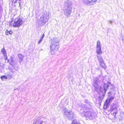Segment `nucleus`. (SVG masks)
Here are the masks:
<instances>
[{
	"instance_id": "nucleus-30",
	"label": "nucleus",
	"mask_w": 124,
	"mask_h": 124,
	"mask_svg": "<svg viewBox=\"0 0 124 124\" xmlns=\"http://www.w3.org/2000/svg\"><path fill=\"white\" fill-rule=\"evenodd\" d=\"M39 40H40V41H42V39H40Z\"/></svg>"
},
{
	"instance_id": "nucleus-23",
	"label": "nucleus",
	"mask_w": 124,
	"mask_h": 124,
	"mask_svg": "<svg viewBox=\"0 0 124 124\" xmlns=\"http://www.w3.org/2000/svg\"><path fill=\"white\" fill-rule=\"evenodd\" d=\"M18 2L19 3V5L20 6L21 4V3L22 2V0H18Z\"/></svg>"
},
{
	"instance_id": "nucleus-19",
	"label": "nucleus",
	"mask_w": 124,
	"mask_h": 124,
	"mask_svg": "<svg viewBox=\"0 0 124 124\" xmlns=\"http://www.w3.org/2000/svg\"><path fill=\"white\" fill-rule=\"evenodd\" d=\"M108 87V85L106 84H104V90H106V89Z\"/></svg>"
},
{
	"instance_id": "nucleus-17",
	"label": "nucleus",
	"mask_w": 124,
	"mask_h": 124,
	"mask_svg": "<svg viewBox=\"0 0 124 124\" xmlns=\"http://www.w3.org/2000/svg\"><path fill=\"white\" fill-rule=\"evenodd\" d=\"M1 52L3 53V55L7 54L6 50L4 48L1 49Z\"/></svg>"
},
{
	"instance_id": "nucleus-29",
	"label": "nucleus",
	"mask_w": 124,
	"mask_h": 124,
	"mask_svg": "<svg viewBox=\"0 0 124 124\" xmlns=\"http://www.w3.org/2000/svg\"><path fill=\"white\" fill-rule=\"evenodd\" d=\"M109 22L110 23H112V21H111L110 20L109 21Z\"/></svg>"
},
{
	"instance_id": "nucleus-24",
	"label": "nucleus",
	"mask_w": 124,
	"mask_h": 124,
	"mask_svg": "<svg viewBox=\"0 0 124 124\" xmlns=\"http://www.w3.org/2000/svg\"><path fill=\"white\" fill-rule=\"evenodd\" d=\"M6 34L7 35H8L9 34V31H8L7 30L5 32Z\"/></svg>"
},
{
	"instance_id": "nucleus-11",
	"label": "nucleus",
	"mask_w": 124,
	"mask_h": 124,
	"mask_svg": "<svg viewBox=\"0 0 124 124\" xmlns=\"http://www.w3.org/2000/svg\"><path fill=\"white\" fill-rule=\"evenodd\" d=\"M114 98V97H109L106 100L105 102L106 104V105H108V104L112 101V100Z\"/></svg>"
},
{
	"instance_id": "nucleus-20",
	"label": "nucleus",
	"mask_w": 124,
	"mask_h": 124,
	"mask_svg": "<svg viewBox=\"0 0 124 124\" xmlns=\"http://www.w3.org/2000/svg\"><path fill=\"white\" fill-rule=\"evenodd\" d=\"M4 55V57L5 59V60H7V62H8L9 61V60H7L8 58H7V54H6V55Z\"/></svg>"
},
{
	"instance_id": "nucleus-6",
	"label": "nucleus",
	"mask_w": 124,
	"mask_h": 124,
	"mask_svg": "<svg viewBox=\"0 0 124 124\" xmlns=\"http://www.w3.org/2000/svg\"><path fill=\"white\" fill-rule=\"evenodd\" d=\"M64 115L70 120H71L73 117V113L71 111H69L65 108L64 110Z\"/></svg>"
},
{
	"instance_id": "nucleus-4",
	"label": "nucleus",
	"mask_w": 124,
	"mask_h": 124,
	"mask_svg": "<svg viewBox=\"0 0 124 124\" xmlns=\"http://www.w3.org/2000/svg\"><path fill=\"white\" fill-rule=\"evenodd\" d=\"M100 83L99 79L96 78L95 79L94 81L93 84L94 89L98 93L101 92L102 90L101 86L99 85Z\"/></svg>"
},
{
	"instance_id": "nucleus-1",
	"label": "nucleus",
	"mask_w": 124,
	"mask_h": 124,
	"mask_svg": "<svg viewBox=\"0 0 124 124\" xmlns=\"http://www.w3.org/2000/svg\"><path fill=\"white\" fill-rule=\"evenodd\" d=\"M81 115L83 117H85L87 120H91L96 118L97 115L96 113L93 111H81Z\"/></svg>"
},
{
	"instance_id": "nucleus-27",
	"label": "nucleus",
	"mask_w": 124,
	"mask_h": 124,
	"mask_svg": "<svg viewBox=\"0 0 124 124\" xmlns=\"http://www.w3.org/2000/svg\"><path fill=\"white\" fill-rule=\"evenodd\" d=\"M9 34H11L12 33V32L11 31H9Z\"/></svg>"
},
{
	"instance_id": "nucleus-28",
	"label": "nucleus",
	"mask_w": 124,
	"mask_h": 124,
	"mask_svg": "<svg viewBox=\"0 0 124 124\" xmlns=\"http://www.w3.org/2000/svg\"><path fill=\"white\" fill-rule=\"evenodd\" d=\"M41 41H40V40L38 41V44H39L41 42Z\"/></svg>"
},
{
	"instance_id": "nucleus-5",
	"label": "nucleus",
	"mask_w": 124,
	"mask_h": 124,
	"mask_svg": "<svg viewBox=\"0 0 124 124\" xmlns=\"http://www.w3.org/2000/svg\"><path fill=\"white\" fill-rule=\"evenodd\" d=\"M118 106L117 104H113L110 106V111L111 112L114 111L112 116V119H115L116 118V114L117 112V109Z\"/></svg>"
},
{
	"instance_id": "nucleus-14",
	"label": "nucleus",
	"mask_w": 124,
	"mask_h": 124,
	"mask_svg": "<svg viewBox=\"0 0 124 124\" xmlns=\"http://www.w3.org/2000/svg\"><path fill=\"white\" fill-rule=\"evenodd\" d=\"M18 57L19 60L21 61L23 60V58L24 57V56L21 54H19L18 55Z\"/></svg>"
},
{
	"instance_id": "nucleus-10",
	"label": "nucleus",
	"mask_w": 124,
	"mask_h": 124,
	"mask_svg": "<svg viewBox=\"0 0 124 124\" xmlns=\"http://www.w3.org/2000/svg\"><path fill=\"white\" fill-rule=\"evenodd\" d=\"M96 47V52L97 54H102V52L101 50V44L99 41H98L97 42Z\"/></svg>"
},
{
	"instance_id": "nucleus-26",
	"label": "nucleus",
	"mask_w": 124,
	"mask_h": 124,
	"mask_svg": "<svg viewBox=\"0 0 124 124\" xmlns=\"http://www.w3.org/2000/svg\"><path fill=\"white\" fill-rule=\"evenodd\" d=\"M12 1L13 2L15 3L16 2H17L18 0H12Z\"/></svg>"
},
{
	"instance_id": "nucleus-21",
	"label": "nucleus",
	"mask_w": 124,
	"mask_h": 124,
	"mask_svg": "<svg viewBox=\"0 0 124 124\" xmlns=\"http://www.w3.org/2000/svg\"><path fill=\"white\" fill-rule=\"evenodd\" d=\"M14 62H13V59H11V65L13 66H14V65H13V63Z\"/></svg>"
},
{
	"instance_id": "nucleus-25",
	"label": "nucleus",
	"mask_w": 124,
	"mask_h": 124,
	"mask_svg": "<svg viewBox=\"0 0 124 124\" xmlns=\"http://www.w3.org/2000/svg\"><path fill=\"white\" fill-rule=\"evenodd\" d=\"M13 73H14V72H15V71L16 70L14 69V70H13L12 69H11L10 70Z\"/></svg>"
},
{
	"instance_id": "nucleus-12",
	"label": "nucleus",
	"mask_w": 124,
	"mask_h": 124,
	"mask_svg": "<svg viewBox=\"0 0 124 124\" xmlns=\"http://www.w3.org/2000/svg\"><path fill=\"white\" fill-rule=\"evenodd\" d=\"M100 65L101 67L103 68L104 69H106V66L104 63L103 61L99 62Z\"/></svg>"
},
{
	"instance_id": "nucleus-16",
	"label": "nucleus",
	"mask_w": 124,
	"mask_h": 124,
	"mask_svg": "<svg viewBox=\"0 0 124 124\" xmlns=\"http://www.w3.org/2000/svg\"><path fill=\"white\" fill-rule=\"evenodd\" d=\"M72 124H80L79 122L77 121L76 120H74L71 123Z\"/></svg>"
},
{
	"instance_id": "nucleus-8",
	"label": "nucleus",
	"mask_w": 124,
	"mask_h": 124,
	"mask_svg": "<svg viewBox=\"0 0 124 124\" xmlns=\"http://www.w3.org/2000/svg\"><path fill=\"white\" fill-rule=\"evenodd\" d=\"M23 23V22L21 18H17L15 19L14 23H12L11 22L10 24L13 26L17 27L20 26Z\"/></svg>"
},
{
	"instance_id": "nucleus-9",
	"label": "nucleus",
	"mask_w": 124,
	"mask_h": 124,
	"mask_svg": "<svg viewBox=\"0 0 124 124\" xmlns=\"http://www.w3.org/2000/svg\"><path fill=\"white\" fill-rule=\"evenodd\" d=\"M97 1V0H83L84 4L89 6L94 5L96 3Z\"/></svg>"
},
{
	"instance_id": "nucleus-18",
	"label": "nucleus",
	"mask_w": 124,
	"mask_h": 124,
	"mask_svg": "<svg viewBox=\"0 0 124 124\" xmlns=\"http://www.w3.org/2000/svg\"><path fill=\"white\" fill-rule=\"evenodd\" d=\"M1 78L2 80H4V79H7V77L6 76H3L1 77Z\"/></svg>"
},
{
	"instance_id": "nucleus-13",
	"label": "nucleus",
	"mask_w": 124,
	"mask_h": 124,
	"mask_svg": "<svg viewBox=\"0 0 124 124\" xmlns=\"http://www.w3.org/2000/svg\"><path fill=\"white\" fill-rule=\"evenodd\" d=\"M35 124H46L45 122L40 120H38L36 121L35 123Z\"/></svg>"
},
{
	"instance_id": "nucleus-7",
	"label": "nucleus",
	"mask_w": 124,
	"mask_h": 124,
	"mask_svg": "<svg viewBox=\"0 0 124 124\" xmlns=\"http://www.w3.org/2000/svg\"><path fill=\"white\" fill-rule=\"evenodd\" d=\"M47 15H44L41 16L40 20L39 22V23L40 25L43 26L48 21V18Z\"/></svg>"
},
{
	"instance_id": "nucleus-15",
	"label": "nucleus",
	"mask_w": 124,
	"mask_h": 124,
	"mask_svg": "<svg viewBox=\"0 0 124 124\" xmlns=\"http://www.w3.org/2000/svg\"><path fill=\"white\" fill-rule=\"evenodd\" d=\"M100 54H97V58L98 59V60L99 61V62L103 61V59Z\"/></svg>"
},
{
	"instance_id": "nucleus-22",
	"label": "nucleus",
	"mask_w": 124,
	"mask_h": 124,
	"mask_svg": "<svg viewBox=\"0 0 124 124\" xmlns=\"http://www.w3.org/2000/svg\"><path fill=\"white\" fill-rule=\"evenodd\" d=\"M45 36L44 34H43V35L41 37L40 39L43 40L44 37Z\"/></svg>"
},
{
	"instance_id": "nucleus-3",
	"label": "nucleus",
	"mask_w": 124,
	"mask_h": 124,
	"mask_svg": "<svg viewBox=\"0 0 124 124\" xmlns=\"http://www.w3.org/2000/svg\"><path fill=\"white\" fill-rule=\"evenodd\" d=\"M72 4V2L69 0L65 2L64 11L65 15L69 17L71 12Z\"/></svg>"
},
{
	"instance_id": "nucleus-2",
	"label": "nucleus",
	"mask_w": 124,
	"mask_h": 124,
	"mask_svg": "<svg viewBox=\"0 0 124 124\" xmlns=\"http://www.w3.org/2000/svg\"><path fill=\"white\" fill-rule=\"evenodd\" d=\"M59 41L57 38L54 37L52 40L50 45L51 52L52 54H54L58 50Z\"/></svg>"
}]
</instances>
